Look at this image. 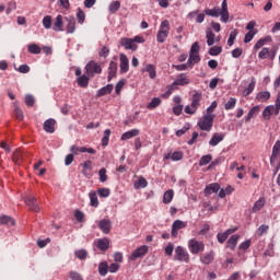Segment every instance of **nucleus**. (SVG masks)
Instances as JSON below:
<instances>
[{
  "mask_svg": "<svg viewBox=\"0 0 280 280\" xmlns=\"http://www.w3.org/2000/svg\"><path fill=\"white\" fill-rule=\"evenodd\" d=\"M205 12L207 16H213V18L221 16L222 23L229 22V4L226 3V0L222 1L221 10L220 8H214V9H207Z\"/></svg>",
  "mask_w": 280,
  "mask_h": 280,
  "instance_id": "f257e3e1",
  "label": "nucleus"
},
{
  "mask_svg": "<svg viewBox=\"0 0 280 280\" xmlns=\"http://www.w3.org/2000/svg\"><path fill=\"white\" fill-rule=\"evenodd\" d=\"M137 43H145V39H143V36L139 35L135 36L133 38H120L121 47H125V49H130L131 51H137Z\"/></svg>",
  "mask_w": 280,
  "mask_h": 280,
  "instance_id": "f03ea898",
  "label": "nucleus"
},
{
  "mask_svg": "<svg viewBox=\"0 0 280 280\" xmlns=\"http://www.w3.org/2000/svg\"><path fill=\"white\" fill-rule=\"evenodd\" d=\"M213 119H215V115L206 114L198 121V127L200 128V130L211 132V128H213Z\"/></svg>",
  "mask_w": 280,
  "mask_h": 280,
  "instance_id": "7ed1b4c3",
  "label": "nucleus"
},
{
  "mask_svg": "<svg viewBox=\"0 0 280 280\" xmlns=\"http://www.w3.org/2000/svg\"><path fill=\"white\" fill-rule=\"evenodd\" d=\"M167 36H170V21L164 20L156 35L158 43H165Z\"/></svg>",
  "mask_w": 280,
  "mask_h": 280,
  "instance_id": "20e7f679",
  "label": "nucleus"
},
{
  "mask_svg": "<svg viewBox=\"0 0 280 280\" xmlns=\"http://www.w3.org/2000/svg\"><path fill=\"white\" fill-rule=\"evenodd\" d=\"M280 110V97L278 96L276 100V105H269L267 106L262 112V117L268 121L270 119V116L275 113V115H279Z\"/></svg>",
  "mask_w": 280,
  "mask_h": 280,
  "instance_id": "39448f33",
  "label": "nucleus"
},
{
  "mask_svg": "<svg viewBox=\"0 0 280 280\" xmlns=\"http://www.w3.org/2000/svg\"><path fill=\"white\" fill-rule=\"evenodd\" d=\"M188 248L192 255H198V253L205 252V243L197 241L196 238H191L188 242Z\"/></svg>",
  "mask_w": 280,
  "mask_h": 280,
  "instance_id": "423d86ee",
  "label": "nucleus"
},
{
  "mask_svg": "<svg viewBox=\"0 0 280 280\" xmlns=\"http://www.w3.org/2000/svg\"><path fill=\"white\" fill-rule=\"evenodd\" d=\"M175 261H184V264H189V253L183 246H177L175 248L174 255Z\"/></svg>",
  "mask_w": 280,
  "mask_h": 280,
  "instance_id": "0eeeda50",
  "label": "nucleus"
},
{
  "mask_svg": "<svg viewBox=\"0 0 280 280\" xmlns=\"http://www.w3.org/2000/svg\"><path fill=\"white\" fill-rule=\"evenodd\" d=\"M85 73L93 78V75L102 73V66L92 60L85 66Z\"/></svg>",
  "mask_w": 280,
  "mask_h": 280,
  "instance_id": "6e6552de",
  "label": "nucleus"
},
{
  "mask_svg": "<svg viewBox=\"0 0 280 280\" xmlns=\"http://www.w3.org/2000/svg\"><path fill=\"white\" fill-rule=\"evenodd\" d=\"M24 202L26 207H28L30 211H34L35 213H38V211H40V207H38L36 197L28 195L25 197Z\"/></svg>",
  "mask_w": 280,
  "mask_h": 280,
  "instance_id": "1a4fd4ad",
  "label": "nucleus"
},
{
  "mask_svg": "<svg viewBox=\"0 0 280 280\" xmlns=\"http://www.w3.org/2000/svg\"><path fill=\"white\" fill-rule=\"evenodd\" d=\"M145 255H148V246L147 245H142L140 247H138L132 254H131V261H135L136 259H140L142 257H145Z\"/></svg>",
  "mask_w": 280,
  "mask_h": 280,
  "instance_id": "9d476101",
  "label": "nucleus"
},
{
  "mask_svg": "<svg viewBox=\"0 0 280 280\" xmlns=\"http://www.w3.org/2000/svg\"><path fill=\"white\" fill-rule=\"evenodd\" d=\"M44 130L48 135H54L56 132V119L49 118L44 121Z\"/></svg>",
  "mask_w": 280,
  "mask_h": 280,
  "instance_id": "9b49d317",
  "label": "nucleus"
},
{
  "mask_svg": "<svg viewBox=\"0 0 280 280\" xmlns=\"http://www.w3.org/2000/svg\"><path fill=\"white\" fill-rule=\"evenodd\" d=\"M98 229H101L105 235H108L110 229H113V223H110L108 219H103L98 221Z\"/></svg>",
  "mask_w": 280,
  "mask_h": 280,
  "instance_id": "f8f14e48",
  "label": "nucleus"
},
{
  "mask_svg": "<svg viewBox=\"0 0 280 280\" xmlns=\"http://www.w3.org/2000/svg\"><path fill=\"white\" fill-rule=\"evenodd\" d=\"M120 73H128L130 69V61L128 60V56L125 54H120Z\"/></svg>",
  "mask_w": 280,
  "mask_h": 280,
  "instance_id": "ddd939ff",
  "label": "nucleus"
},
{
  "mask_svg": "<svg viewBox=\"0 0 280 280\" xmlns=\"http://www.w3.org/2000/svg\"><path fill=\"white\" fill-rule=\"evenodd\" d=\"M65 21L67 23L66 24L67 33L73 34V32H75V18H73V15L66 16Z\"/></svg>",
  "mask_w": 280,
  "mask_h": 280,
  "instance_id": "4468645a",
  "label": "nucleus"
},
{
  "mask_svg": "<svg viewBox=\"0 0 280 280\" xmlns=\"http://www.w3.org/2000/svg\"><path fill=\"white\" fill-rule=\"evenodd\" d=\"M142 73H149V78L154 80V78H156V66L152 63L145 65L142 69Z\"/></svg>",
  "mask_w": 280,
  "mask_h": 280,
  "instance_id": "2eb2a0df",
  "label": "nucleus"
},
{
  "mask_svg": "<svg viewBox=\"0 0 280 280\" xmlns=\"http://www.w3.org/2000/svg\"><path fill=\"white\" fill-rule=\"evenodd\" d=\"M220 191V184H210L205 188V196H211V194H218Z\"/></svg>",
  "mask_w": 280,
  "mask_h": 280,
  "instance_id": "dca6fc26",
  "label": "nucleus"
},
{
  "mask_svg": "<svg viewBox=\"0 0 280 280\" xmlns=\"http://www.w3.org/2000/svg\"><path fill=\"white\" fill-rule=\"evenodd\" d=\"M113 89H114L113 84H107L103 86L97 91L96 97H104V95H110V93H113Z\"/></svg>",
  "mask_w": 280,
  "mask_h": 280,
  "instance_id": "f3484780",
  "label": "nucleus"
},
{
  "mask_svg": "<svg viewBox=\"0 0 280 280\" xmlns=\"http://www.w3.org/2000/svg\"><path fill=\"white\" fill-rule=\"evenodd\" d=\"M115 75H117V61H110L109 68H108L107 82H110V80H113Z\"/></svg>",
  "mask_w": 280,
  "mask_h": 280,
  "instance_id": "a211bd4d",
  "label": "nucleus"
},
{
  "mask_svg": "<svg viewBox=\"0 0 280 280\" xmlns=\"http://www.w3.org/2000/svg\"><path fill=\"white\" fill-rule=\"evenodd\" d=\"M206 38L208 47H213V45H215V34L213 31H211V28L206 31Z\"/></svg>",
  "mask_w": 280,
  "mask_h": 280,
  "instance_id": "6ab92c4d",
  "label": "nucleus"
},
{
  "mask_svg": "<svg viewBox=\"0 0 280 280\" xmlns=\"http://www.w3.org/2000/svg\"><path fill=\"white\" fill-rule=\"evenodd\" d=\"M240 241V235L238 234H234L232 235L228 242H226V246L228 248H231V250H235V246H237V242Z\"/></svg>",
  "mask_w": 280,
  "mask_h": 280,
  "instance_id": "aec40b11",
  "label": "nucleus"
},
{
  "mask_svg": "<svg viewBox=\"0 0 280 280\" xmlns=\"http://www.w3.org/2000/svg\"><path fill=\"white\" fill-rule=\"evenodd\" d=\"M139 129H131L121 135V141H128V139H132V137H139Z\"/></svg>",
  "mask_w": 280,
  "mask_h": 280,
  "instance_id": "412c9836",
  "label": "nucleus"
},
{
  "mask_svg": "<svg viewBox=\"0 0 280 280\" xmlns=\"http://www.w3.org/2000/svg\"><path fill=\"white\" fill-rule=\"evenodd\" d=\"M221 141H224V135L214 133L209 141V145H212V148H215V145H218V143H220Z\"/></svg>",
  "mask_w": 280,
  "mask_h": 280,
  "instance_id": "4be33fe9",
  "label": "nucleus"
},
{
  "mask_svg": "<svg viewBox=\"0 0 280 280\" xmlns=\"http://www.w3.org/2000/svg\"><path fill=\"white\" fill-rule=\"evenodd\" d=\"M96 246H97L98 250L106 252V250H108V246H110V242L108 241V238H100L97 241Z\"/></svg>",
  "mask_w": 280,
  "mask_h": 280,
  "instance_id": "5701e85b",
  "label": "nucleus"
},
{
  "mask_svg": "<svg viewBox=\"0 0 280 280\" xmlns=\"http://www.w3.org/2000/svg\"><path fill=\"white\" fill-rule=\"evenodd\" d=\"M201 100H202V94L195 93L192 95V101H191L190 106L194 108V110H198V106H200Z\"/></svg>",
  "mask_w": 280,
  "mask_h": 280,
  "instance_id": "b1692460",
  "label": "nucleus"
},
{
  "mask_svg": "<svg viewBox=\"0 0 280 280\" xmlns=\"http://www.w3.org/2000/svg\"><path fill=\"white\" fill-rule=\"evenodd\" d=\"M255 84H257V81L255 80V77H252L250 83L245 88L243 95L244 97H247V95H250L253 91H255Z\"/></svg>",
  "mask_w": 280,
  "mask_h": 280,
  "instance_id": "393cba45",
  "label": "nucleus"
},
{
  "mask_svg": "<svg viewBox=\"0 0 280 280\" xmlns=\"http://www.w3.org/2000/svg\"><path fill=\"white\" fill-rule=\"evenodd\" d=\"M13 106H14L15 119H18L19 121H23L25 116L23 115V109H21V107L19 106V102H14Z\"/></svg>",
  "mask_w": 280,
  "mask_h": 280,
  "instance_id": "a878e982",
  "label": "nucleus"
},
{
  "mask_svg": "<svg viewBox=\"0 0 280 280\" xmlns=\"http://www.w3.org/2000/svg\"><path fill=\"white\" fill-rule=\"evenodd\" d=\"M199 61H200L199 52H189L187 65H190V67H194V65H198Z\"/></svg>",
  "mask_w": 280,
  "mask_h": 280,
  "instance_id": "bb28decb",
  "label": "nucleus"
},
{
  "mask_svg": "<svg viewBox=\"0 0 280 280\" xmlns=\"http://www.w3.org/2000/svg\"><path fill=\"white\" fill-rule=\"evenodd\" d=\"M213 259H214L213 252L205 254L203 256L200 257V261H201V264H205V266H209V264H211V261H213Z\"/></svg>",
  "mask_w": 280,
  "mask_h": 280,
  "instance_id": "cd10ccee",
  "label": "nucleus"
},
{
  "mask_svg": "<svg viewBox=\"0 0 280 280\" xmlns=\"http://www.w3.org/2000/svg\"><path fill=\"white\" fill-rule=\"evenodd\" d=\"M266 205V199L260 198L254 203V207L252 208L253 213H257V211H261Z\"/></svg>",
  "mask_w": 280,
  "mask_h": 280,
  "instance_id": "c85d7f7f",
  "label": "nucleus"
},
{
  "mask_svg": "<svg viewBox=\"0 0 280 280\" xmlns=\"http://www.w3.org/2000/svg\"><path fill=\"white\" fill-rule=\"evenodd\" d=\"M279 155H280V140L276 141V143L272 148V154H271V158H270L271 163L275 162V160Z\"/></svg>",
  "mask_w": 280,
  "mask_h": 280,
  "instance_id": "c756f323",
  "label": "nucleus"
},
{
  "mask_svg": "<svg viewBox=\"0 0 280 280\" xmlns=\"http://www.w3.org/2000/svg\"><path fill=\"white\" fill-rule=\"evenodd\" d=\"M62 25H63L62 15L59 14V15H57L56 21L52 25L54 32H62Z\"/></svg>",
  "mask_w": 280,
  "mask_h": 280,
  "instance_id": "7c9ffc66",
  "label": "nucleus"
},
{
  "mask_svg": "<svg viewBox=\"0 0 280 280\" xmlns=\"http://www.w3.org/2000/svg\"><path fill=\"white\" fill-rule=\"evenodd\" d=\"M12 161L16 163V165H21L23 163V152H21L19 149L13 152Z\"/></svg>",
  "mask_w": 280,
  "mask_h": 280,
  "instance_id": "2f4dec72",
  "label": "nucleus"
},
{
  "mask_svg": "<svg viewBox=\"0 0 280 280\" xmlns=\"http://www.w3.org/2000/svg\"><path fill=\"white\" fill-rule=\"evenodd\" d=\"M89 198H90V205H91V207H94V208L100 207V200H97V192H95V191H90Z\"/></svg>",
  "mask_w": 280,
  "mask_h": 280,
  "instance_id": "473e14b6",
  "label": "nucleus"
},
{
  "mask_svg": "<svg viewBox=\"0 0 280 280\" xmlns=\"http://www.w3.org/2000/svg\"><path fill=\"white\" fill-rule=\"evenodd\" d=\"M270 40H272V37L267 36L265 38H260L255 45H254V49H261L264 47V45H266L267 43H270Z\"/></svg>",
  "mask_w": 280,
  "mask_h": 280,
  "instance_id": "72a5a7b5",
  "label": "nucleus"
},
{
  "mask_svg": "<svg viewBox=\"0 0 280 280\" xmlns=\"http://www.w3.org/2000/svg\"><path fill=\"white\" fill-rule=\"evenodd\" d=\"M0 224H5L7 226H14L15 221L12 217L2 215L0 217Z\"/></svg>",
  "mask_w": 280,
  "mask_h": 280,
  "instance_id": "f704fd0d",
  "label": "nucleus"
},
{
  "mask_svg": "<svg viewBox=\"0 0 280 280\" xmlns=\"http://www.w3.org/2000/svg\"><path fill=\"white\" fill-rule=\"evenodd\" d=\"M172 200H174V190H172V189L166 190L163 196L164 205H170V202H172Z\"/></svg>",
  "mask_w": 280,
  "mask_h": 280,
  "instance_id": "c9c22d12",
  "label": "nucleus"
},
{
  "mask_svg": "<svg viewBox=\"0 0 280 280\" xmlns=\"http://www.w3.org/2000/svg\"><path fill=\"white\" fill-rule=\"evenodd\" d=\"M259 109H260L259 106H254L245 117V121L248 122L250 121V119H253V117H256V115H259Z\"/></svg>",
  "mask_w": 280,
  "mask_h": 280,
  "instance_id": "e433bc0d",
  "label": "nucleus"
},
{
  "mask_svg": "<svg viewBox=\"0 0 280 280\" xmlns=\"http://www.w3.org/2000/svg\"><path fill=\"white\" fill-rule=\"evenodd\" d=\"M89 80L90 78L85 74L81 75L78 78V84L79 86H81V89H86V86H89Z\"/></svg>",
  "mask_w": 280,
  "mask_h": 280,
  "instance_id": "4c0bfd02",
  "label": "nucleus"
},
{
  "mask_svg": "<svg viewBox=\"0 0 280 280\" xmlns=\"http://www.w3.org/2000/svg\"><path fill=\"white\" fill-rule=\"evenodd\" d=\"M158 106H161V98L153 97L151 102L147 105V108L149 110H154V108H158Z\"/></svg>",
  "mask_w": 280,
  "mask_h": 280,
  "instance_id": "58836bf2",
  "label": "nucleus"
},
{
  "mask_svg": "<svg viewBox=\"0 0 280 280\" xmlns=\"http://www.w3.org/2000/svg\"><path fill=\"white\" fill-rule=\"evenodd\" d=\"M256 100H257L258 102H268V100H270V92H268V91L259 92V93L256 95Z\"/></svg>",
  "mask_w": 280,
  "mask_h": 280,
  "instance_id": "ea45409f",
  "label": "nucleus"
},
{
  "mask_svg": "<svg viewBox=\"0 0 280 280\" xmlns=\"http://www.w3.org/2000/svg\"><path fill=\"white\" fill-rule=\"evenodd\" d=\"M211 161H213V156L211 154L202 155L199 161V166L205 167V165H209Z\"/></svg>",
  "mask_w": 280,
  "mask_h": 280,
  "instance_id": "a19ab883",
  "label": "nucleus"
},
{
  "mask_svg": "<svg viewBox=\"0 0 280 280\" xmlns=\"http://www.w3.org/2000/svg\"><path fill=\"white\" fill-rule=\"evenodd\" d=\"M175 84L178 86H185V84H189V79L185 74H179L177 80L175 81Z\"/></svg>",
  "mask_w": 280,
  "mask_h": 280,
  "instance_id": "79ce46f5",
  "label": "nucleus"
},
{
  "mask_svg": "<svg viewBox=\"0 0 280 280\" xmlns=\"http://www.w3.org/2000/svg\"><path fill=\"white\" fill-rule=\"evenodd\" d=\"M148 187V180L144 177H140L137 183H135L136 189H145Z\"/></svg>",
  "mask_w": 280,
  "mask_h": 280,
  "instance_id": "37998d69",
  "label": "nucleus"
},
{
  "mask_svg": "<svg viewBox=\"0 0 280 280\" xmlns=\"http://www.w3.org/2000/svg\"><path fill=\"white\" fill-rule=\"evenodd\" d=\"M77 20H78V23H80V25H83L84 21H86V14L80 8L78 9V12H77Z\"/></svg>",
  "mask_w": 280,
  "mask_h": 280,
  "instance_id": "c03bdc74",
  "label": "nucleus"
},
{
  "mask_svg": "<svg viewBox=\"0 0 280 280\" xmlns=\"http://www.w3.org/2000/svg\"><path fill=\"white\" fill-rule=\"evenodd\" d=\"M98 272H100L101 277H106V275H108V264L101 262L98 265Z\"/></svg>",
  "mask_w": 280,
  "mask_h": 280,
  "instance_id": "a18cd8bd",
  "label": "nucleus"
},
{
  "mask_svg": "<svg viewBox=\"0 0 280 280\" xmlns=\"http://www.w3.org/2000/svg\"><path fill=\"white\" fill-rule=\"evenodd\" d=\"M74 255L78 257V259H81V261H84V259L89 257V253L85 249L75 250Z\"/></svg>",
  "mask_w": 280,
  "mask_h": 280,
  "instance_id": "49530a36",
  "label": "nucleus"
},
{
  "mask_svg": "<svg viewBox=\"0 0 280 280\" xmlns=\"http://www.w3.org/2000/svg\"><path fill=\"white\" fill-rule=\"evenodd\" d=\"M235 104H237V100L231 97V98L224 104L225 110H231V109L235 108Z\"/></svg>",
  "mask_w": 280,
  "mask_h": 280,
  "instance_id": "de8ad7c7",
  "label": "nucleus"
},
{
  "mask_svg": "<svg viewBox=\"0 0 280 280\" xmlns=\"http://www.w3.org/2000/svg\"><path fill=\"white\" fill-rule=\"evenodd\" d=\"M222 54V46H213L209 49L210 56H220Z\"/></svg>",
  "mask_w": 280,
  "mask_h": 280,
  "instance_id": "09e8293b",
  "label": "nucleus"
},
{
  "mask_svg": "<svg viewBox=\"0 0 280 280\" xmlns=\"http://www.w3.org/2000/svg\"><path fill=\"white\" fill-rule=\"evenodd\" d=\"M119 8H121V2L119 1H114L109 4V12L112 14H115V12H117L119 10Z\"/></svg>",
  "mask_w": 280,
  "mask_h": 280,
  "instance_id": "8fccbe9b",
  "label": "nucleus"
},
{
  "mask_svg": "<svg viewBox=\"0 0 280 280\" xmlns=\"http://www.w3.org/2000/svg\"><path fill=\"white\" fill-rule=\"evenodd\" d=\"M172 226L177 231H180V229H185L187 226V223L182 220H175Z\"/></svg>",
  "mask_w": 280,
  "mask_h": 280,
  "instance_id": "3c124183",
  "label": "nucleus"
},
{
  "mask_svg": "<svg viewBox=\"0 0 280 280\" xmlns=\"http://www.w3.org/2000/svg\"><path fill=\"white\" fill-rule=\"evenodd\" d=\"M269 56H270V48H262L258 54V58L260 60H266V58H268Z\"/></svg>",
  "mask_w": 280,
  "mask_h": 280,
  "instance_id": "603ef678",
  "label": "nucleus"
},
{
  "mask_svg": "<svg viewBox=\"0 0 280 280\" xmlns=\"http://www.w3.org/2000/svg\"><path fill=\"white\" fill-rule=\"evenodd\" d=\"M235 38H237V30H234L230 33V37L228 39L229 47H233V44L235 43Z\"/></svg>",
  "mask_w": 280,
  "mask_h": 280,
  "instance_id": "864d4df0",
  "label": "nucleus"
},
{
  "mask_svg": "<svg viewBox=\"0 0 280 280\" xmlns=\"http://www.w3.org/2000/svg\"><path fill=\"white\" fill-rule=\"evenodd\" d=\"M97 194H98L100 198H108V196H110V189H108V188H98Z\"/></svg>",
  "mask_w": 280,
  "mask_h": 280,
  "instance_id": "5fc2aeb1",
  "label": "nucleus"
},
{
  "mask_svg": "<svg viewBox=\"0 0 280 280\" xmlns=\"http://www.w3.org/2000/svg\"><path fill=\"white\" fill-rule=\"evenodd\" d=\"M43 26L45 27V30H51V16L50 15H46L43 19Z\"/></svg>",
  "mask_w": 280,
  "mask_h": 280,
  "instance_id": "6e6d98bb",
  "label": "nucleus"
},
{
  "mask_svg": "<svg viewBox=\"0 0 280 280\" xmlns=\"http://www.w3.org/2000/svg\"><path fill=\"white\" fill-rule=\"evenodd\" d=\"M109 139H110V129H106L104 131V137L102 138V145H108Z\"/></svg>",
  "mask_w": 280,
  "mask_h": 280,
  "instance_id": "4d7b16f0",
  "label": "nucleus"
},
{
  "mask_svg": "<svg viewBox=\"0 0 280 280\" xmlns=\"http://www.w3.org/2000/svg\"><path fill=\"white\" fill-rule=\"evenodd\" d=\"M100 182L106 183L108 180V175H106V168H101L98 171Z\"/></svg>",
  "mask_w": 280,
  "mask_h": 280,
  "instance_id": "13d9d810",
  "label": "nucleus"
},
{
  "mask_svg": "<svg viewBox=\"0 0 280 280\" xmlns=\"http://www.w3.org/2000/svg\"><path fill=\"white\" fill-rule=\"evenodd\" d=\"M28 52L30 54H40V46L36 44L28 45Z\"/></svg>",
  "mask_w": 280,
  "mask_h": 280,
  "instance_id": "bf43d9fd",
  "label": "nucleus"
},
{
  "mask_svg": "<svg viewBox=\"0 0 280 280\" xmlns=\"http://www.w3.org/2000/svg\"><path fill=\"white\" fill-rule=\"evenodd\" d=\"M257 34V31H249L244 38V43H250L253 38H255V35Z\"/></svg>",
  "mask_w": 280,
  "mask_h": 280,
  "instance_id": "052dcab7",
  "label": "nucleus"
},
{
  "mask_svg": "<svg viewBox=\"0 0 280 280\" xmlns=\"http://www.w3.org/2000/svg\"><path fill=\"white\" fill-rule=\"evenodd\" d=\"M59 8H62V10H69L71 8V3L69 0H58Z\"/></svg>",
  "mask_w": 280,
  "mask_h": 280,
  "instance_id": "680f3d73",
  "label": "nucleus"
},
{
  "mask_svg": "<svg viewBox=\"0 0 280 280\" xmlns=\"http://www.w3.org/2000/svg\"><path fill=\"white\" fill-rule=\"evenodd\" d=\"M172 161H182L183 160V152L180 151H175L172 156Z\"/></svg>",
  "mask_w": 280,
  "mask_h": 280,
  "instance_id": "e2e57ef3",
  "label": "nucleus"
},
{
  "mask_svg": "<svg viewBox=\"0 0 280 280\" xmlns=\"http://www.w3.org/2000/svg\"><path fill=\"white\" fill-rule=\"evenodd\" d=\"M74 218H75L77 222H84V213L80 210H77L74 212Z\"/></svg>",
  "mask_w": 280,
  "mask_h": 280,
  "instance_id": "0e129e2a",
  "label": "nucleus"
},
{
  "mask_svg": "<svg viewBox=\"0 0 280 280\" xmlns=\"http://www.w3.org/2000/svg\"><path fill=\"white\" fill-rule=\"evenodd\" d=\"M12 10H16V2L11 1L8 3L7 14H11Z\"/></svg>",
  "mask_w": 280,
  "mask_h": 280,
  "instance_id": "69168bd1",
  "label": "nucleus"
},
{
  "mask_svg": "<svg viewBox=\"0 0 280 280\" xmlns=\"http://www.w3.org/2000/svg\"><path fill=\"white\" fill-rule=\"evenodd\" d=\"M34 103H35L34 96L27 94L25 96V104H26V106H34Z\"/></svg>",
  "mask_w": 280,
  "mask_h": 280,
  "instance_id": "338daca9",
  "label": "nucleus"
},
{
  "mask_svg": "<svg viewBox=\"0 0 280 280\" xmlns=\"http://www.w3.org/2000/svg\"><path fill=\"white\" fill-rule=\"evenodd\" d=\"M70 279L71 280H83L82 276L79 272H75V271L70 272Z\"/></svg>",
  "mask_w": 280,
  "mask_h": 280,
  "instance_id": "774afa93",
  "label": "nucleus"
}]
</instances>
